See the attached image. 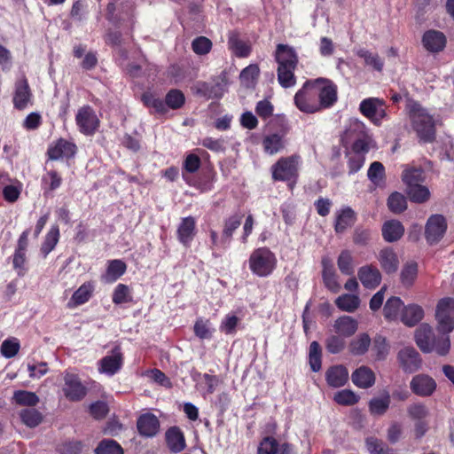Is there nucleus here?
I'll return each instance as SVG.
<instances>
[{
	"label": "nucleus",
	"mask_w": 454,
	"mask_h": 454,
	"mask_svg": "<svg viewBox=\"0 0 454 454\" xmlns=\"http://www.w3.org/2000/svg\"><path fill=\"white\" fill-rule=\"evenodd\" d=\"M408 116L418 137L423 143L433 142L435 138L434 120L427 109L419 102L408 99L406 104Z\"/></svg>",
	"instance_id": "nucleus-1"
},
{
	"label": "nucleus",
	"mask_w": 454,
	"mask_h": 454,
	"mask_svg": "<svg viewBox=\"0 0 454 454\" xmlns=\"http://www.w3.org/2000/svg\"><path fill=\"white\" fill-rule=\"evenodd\" d=\"M278 63V80L284 88L295 85L296 79L294 71L298 63V57L294 50L286 44H278L275 53Z\"/></svg>",
	"instance_id": "nucleus-2"
},
{
	"label": "nucleus",
	"mask_w": 454,
	"mask_h": 454,
	"mask_svg": "<svg viewBox=\"0 0 454 454\" xmlns=\"http://www.w3.org/2000/svg\"><path fill=\"white\" fill-rule=\"evenodd\" d=\"M417 346L424 353L435 351L440 356L448 354L450 348L449 336L435 337L433 328L427 324H422L415 332Z\"/></svg>",
	"instance_id": "nucleus-3"
},
{
	"label": "nucleus",
	"mask_w": 454,
	"mask_h": 454,
	"mask_svg": "<svg viewBox=\"0 0 454 454\" xmlns=\"http://www.w3.org/2000/svg\"><path fill=\"white\" fill-rule=\"evenodd\" d=\"M300 165L301 157L298 154L279 158L271 166L273 180L287 182L288 186L293 189L299 176Z\"/></svg>",
	"instance_id": "nucleus-4"
},
{
	"label": "nucleus",
	"mask_w": 454,
	"mask_h": 454,
	"mask_svg": "<svg viewBox=\"0 0 454 454\" xmlns=\"http://www.w3.org/2000/svg\"><path fill=\"white\" fill-rule=\"evenodd\" d=\"M276 263L275 254L267 247L254 250L249 257V268L258 277H267L271 274Z\"/></svg>",
	"instance_id": "nucleus-5"
},
{
	"label": "nucleus",
	"mask_w": 454,
	"mask_h": 454,
	"mask_svg": "<svg viewBox=\"0 0 454 454\" xmlns=\"http://www.w3.org/2000/svg\"><path fill=\"white\" fill-rule=\"evenodd\" d=\"M402 178L406 184V192L411 199H428L430 196L429 189L422 184L425 181L422 168H406L403 172Z\"/></svg>",
	"instance_id": "nucleus-6"
},
{
	"label": "nucleus",
	"mask_w": 454,
	"mask_h": 454,
	"mask_svg": "<svg viewBox=\"0 0 454 454\" xmlns=\"http://www.w3.org/2000/svg\"><path fill=\"white\" fill-rule=\"evenodd\" d=\"M296 107L303 113L314 114L320 111L315 80L307 81L294 96Z\"/></svg>",
	"instance_id": "nucleus-7"
},
{
	"label": "nucleus",
	"mask_w": 454,
	"mask_h": 454,
	"mask_svg": "<svg viewBox=\"0 0 454 454\" xmlns=\"http://www.w3.org/2000/svg\"><path fill=\"white\" fill-rule=\"evenodd\" d=\"M361 114L371 120L375 125H380L381 121L387 117L386 103L379 98L364 99L359 106Z\"/></svg>",
	"instance_id": "nucleus-8"
},
{
	"label": "nucleus",
	"mask_w": 454,
	"mask_h": 454,
	"mask_svg": "<svg viewBox=\"0 0 454 454\" xmlns=\"http://www.w3.org/2000/svg\"><path fill=\"white\" fill-rule=\"evenodd\" d=\"M447 231V221L442 215H432L425 225V239L430 245H436L443 238Z\"/></svg>",
	"instance_id": "nucleus-9"
},
{
	"label": "nucleus",
	"mask_w": 454,
	"mask_h": 454,
	"mask_svg": "<svg viewBox=\"0 0 454 454\" xmlns=\"http://www.w3.org/2000/svg\"><path fill=\"white\" fill-rule=\"evenodd\" d=\"M396 358L400 368L405 373H413L422 366V358L419 353L411 346L401 348Z\"/></svg>",
	"instance_id": "nucleus-10"
},
{
	"label": "nucleus",
	"mask_w": 454,
	"mask_h": 454,
	"mask_svg": "<svg viewBox=\"0 0 454 454\" xmlns=\"http://www.w3.org/2000/svg\"><path fill=\"white\" fill-rule=\"evenodd\" d=\"M315 82L320 109L332 106L337 101V86L325 78H317Z\"/></svg>",
	"instance_id": "nucleus-11"
},
{
	"label": "nucleus",
	"mask_w": 454,
	"mask_h": 454,
	"mask_svg": "<svg viewBox=\"0 0 454 454\" xmlns=\"http://www.w3.org/2000/svg\"><path fill=\"white\" fill-rule=\"evenodd\" d=\"M75 121L79 130L85 135H92L99 124V120L90 106H84L78 110Z\"/></svg>",
	"instance_id": "nucleus-12"
},
{
	"label": "nucleus",
	"mask_w": 454,
	"mask_h": 454,
	"mask_svg": "<svg viewBox=\"0 0 454 454\" xmlns=\"http://www.w3.org/2000/svg\"><path fill=\"white\" fill-rule=\"evenodd\" d=\"M257 454H294V451L291 443L278 441L273 436H265L258 444Z\"/></svg>",
	"instance_id": "nucleus-13"
},
{
	"label": "nucleus",
	"mask_w": 454,
	"mask_h": 454,
	"mask_svg": "<svg viewBox=\"0 0 454 454\" xmlns=\"http://www.w3.org/2000/svg\"><path fill=\"white\" fill-rule=\"evenodd\" d=\"M63 392L68 400L77 402L84 398L87 388L82 385L77 375L67 373L64 377Z\"/></svg>",
	"instance_id": "nucleus-14"
},
{
	"label": "nucleus",
	"mask_w": 454,
	"mask_h": 454,
	"mask_svg": "<svg viewBox=\"0 0 454 454\" xmlns=\"http://www.w3.org/2000/svg\"><path fill=\"white\" fill-rule=\"evenodd\" d=\"M123 364V356L119 346H115L112 349V354L106 356L99 362L98 371L108 376L117 373Z\"/></svg>",
	"instance_id": "nucleus-15"
},
{
	"label": "nucleus",
	"mask_w": 454,
	"mask_h": 454,
	"mask_svg": "<svg viewBox=\"0 0 454 454\" xmlns=\"http://www.w3.org/2000/svg\"><path fill=\"white\" fill-rule=\"evenodd\" d=\"M411 391L419 396H430L436 388L434 380L427 374H418L410 382Z\"/></svg>",
	"instance_id": "nucleus-16"
},
{
	"label": "nucleus",
	"mask_w": 454,
	"mask_h": 454,
	"mask_svg": "<svg viewBox=\"0 0 454 454\" xmlns=\"http://www.w3.org/2000/svg\"><path fill=\"white\" fill-rule=\"evenodd\" d=\"M196 234V221L192 216H187L181 219L177 227L176 235L179 242L185 247L191 246Z\"/></svg>",
	"instance_id": "nucleus-17"
},
{
	"label": "nucleus",
	"mask_w": 454,
	"mask_h": 454,
	"mask_svg": "<svg viewBox=\"0 0 454 454\" xmlns=\"http://www.w3.org/2000/svg\"><path fill=\"white\" fill-rule=\"evenodd\" d=\"M76 145L74 143L63 138L59 139L48 149V156L51 160H56L61 158H72L76 153Z\"/></svg>",
	"instance_id": "nucleus-18"
},
{
	"label": "nucleus",
	"mask_w": 454,
	"mask_h": 454,
	"mask_svg": "<svg viewBox=\"0 0 454 454\" xmlns=\"http://www.w3.org/2000/svg\"><path fill=\"white\" fill-rule=\"evenodd\" d=\"M357 276L362 285L368 289L376 288L381 281V274L377 267L364 265L358 270Z\"/></svg>",
	"instance_id": "nucleus-19"
},
{
	"label": "nucleus",
	"mask_w": 454,
	"mask_h": 454,
	"mask_svg": "<svg viewBox=\"0 0 454 454\" xmlns=\"http://www.w3.org/2000/svg\"><path fill=\"white\" fill-rule=\"evenodd\" d=\"M137 427L141 435L153 437L159 432L160 422L155 415L145 413L138 418Z\"/></svg>",
	"instance_id": "nucleus-20"
},
{
	"label": "nucleus",
	"mask_w": 454,
	"mask_h": 454,
	"mask_svg": "<svg viewBox=\"0 0 454 454\" xmlns=\"http://www.w3.org/2000/svg\"><path fill=\"white\" fill-rule=\"evenodd\" d=\"M422 43L428 51L438 52L445 47L446 37L440 31L428 30L422 37Z\"/></svg>",
	"instance_id": "nucleus-21"
},
{
	"label": "nucleus",
	"mask_w": 454,
	"mask_h": 454,
	"mask_svg": "<svg viewBox=\"0 0 454 454\" xmlns=\"http://www.w3.org/2000/svg\"><path fill=\"white\" fill-rule=\"evenodd\" d=\"M334 332L344 338L355 334L358 329V322L350 316H341L333 324Z\"/></svg>",
	"instance_id": "nucleus-22"
},
{
	"label": "nucleus",
	"mask_w": 454,
	"mask_h": 454,
	"mask_svg": "<svg viewBox=\"0 0 454 454\" xmlns=\"http://www.w3.org/2000/svg\"><path fill=\"white\" fill-rule=\"evenodd\" d=\"M353 383L360 388H369L375 383V374L367 366H360L351 375Z\"/></svg>",
	"instance_id": "nucleus-23"
},
{
	"label": "nucleus",
	"mask_w": 454,
	"mask_h": 454,
	"mask_svg": "<svg viewBox=\"0 0 454 454\" xmlns=\"http://www.w3.org/2000/svg\"><path fill=\"white\" fill-rule=\"evenodd\" d=\"M325 379L330 387H340L348 381V372L343 365H334L326 371Z\"/></svg>",
	"instance_id": "nucleus-24"
},
{
	"label": "nucleus",
	"mask_w": 454,
	"mask_h": 454,
	"mask_svg": "<svg viewBox=\"0 0 454 454\" xmlns=\"http://www.w3.org/2000/svg\"><path fill=\"white\" fill-rule=\"evenodd\" d=\"M381 231L384 240L388 243H393L403 237L404 227L402 223L397 220H388L383 223Z\"/></svg>",
	"instance_id": "nucleus-25"
},
{
	"label": "nucleus",
	"mask_w": 454,
	"mask_h": 454,
	"mask_svg": "<svg viewBox=\"0 0 454 454\" xmlns=\"http://www.w3.org/2000/svg\"><path fill=\"white\" fill-rule=\"evenodd\" d=\"M378 260L382 270L387 274L396 272L399 267V260L392 248H384L380 251Z\"/></svg>",
	"instance_id": "nucleus-26"
},
{
	"label": "nucleus",
	"mask_w": 454,
	"mask_h": 454,
	"mask_svg": "<svg viewBox=\"0 0 454 454\" xmlns=\"http://www.w3.org/2000/svg\"><path fill=\"white\" fill-rule=\"evenodd\" d=\"M31 93L26 79L17 82L13 97V105L17 109L22 110L30 100Z\"/></svg>",
	"instance_id": "nucleus-27"
},
{
	"label": "nucleus",
	"mask_w": 454,
	"mask_h": 454,
	"mask_svg": "<svg viewBox=\"0 0 454 454\" xmlns=\"http://www.w3.org/2000/svg\"><path fill=\"white\" fill-rule=\"evenodd\" d=\"M424 317L423 309L417 304H410L403 308L401 315L402 322L408 326H414Z\"/></svg>",
	"instance_id": "nucleus-28"
},
{
	"label": "nucleus",
	"mask_w": 454,
	"mask_h": 454,
	"mask_svg": "<svg viewBox=\"0 0 454 454\" xmlns=\"http://www.w3.org/2000/svg\"><path fill=\"white\" fill-rule=\"evenodd\" d=\"M262 146L266 153L276 154L284 150L286 146L284 136L278 133L267 135L262 139Z\"/></svg>",
	"instance_id": "nucleus-29"
},
{
	"label": "nucleus",
	"mask_w": 454,
	"mask_h": 454,
	"mask_svg": "<svg viewBox=\"0 0 454 454\" xmlns=\"http://www.w3.org/2000/svg\"><path fill=\"white\" fill-rule=\"evenodd\" d=\"M166 440L169 450L177 453L185 448V440L181 430L176 427L169 428L166 433Z\"/></svg>",
	"instance_id": "nucleus-30"
},
{
	"label": "nucleus",
	"mask_w": 454,
	"mask_h": 454,
	"mask_svg": "<svg viewBox=\"0 0 454 454\" xmlns=\"http://www.w3.org/2000/svg\"><path fill=\"white\" fill-rule=\"evenodd\" d=\"M335 304L341 311L352 313L358 309L360 298L357 295L345 294L335 300Z\"/></svg>",
	"instance_id": "nucleus-31"
},
{
	"label": "nucleus",
	"mask_w": 454,
	"mask_h": 454,
	"mask_svg": "<svg viewBox=\"0 0 454 454\" xmlns=\"http://www.w3.org/2000/svg\"><path fill=\"white\" fill-rule=\"evenodd\" d=\"M370 336L364 333L356 336L349 344V350L355 356L365 354L371 345Z\"/></svg>",
	"instance_id": "nucleus-32"
},
{
	"label": "nucleus",
	"mask_w": 454,
	"mask_h": 454,
	"mask_svg": "<svg viewBox=\"0 0 454 454\" xmlns=\"http://www.w3.org/2000/svg\"><path fill=\"white\" fill-rule=\"evenodd\" d=\"M367 176L376 186H382L386 179L385 168L383 164L380 161H373L369 167Z\"/></svg>",
	"instance_id": "nucleus-33"
},
{
	"label": "nucleus",
	"mask_w": 454,
	"mask_h": 454,
	"mask_svg": "<svg viewBox=\"0 0 454 454\" xmlns=\"http://www.w3.org/2000/svg\"><path fill=\"white\" fill-rule=\"evenodd\" d=\"M59 239V229L58 225H52L45 236L41 247V253L46 257L56 247Z\"/></svg>",
	"instance_id": "nucleus-34"
},
{
	"label": "nucleus",
	"mask_w": 454,
	"mask_h": 454,
	"mask_svg": "<svg viewBox=\"0 0 454 454\" xmlns=\"http://www.w3.org/2000/svg\"><path fill=\"white\" fill-rule=\"evenodd\" d=\"M403 308V302L399 297H390L383 309L384 317L387 320H395L400 313V310Z\"/></svg>",
	"instance_id": "nucleus-35"
},
{
	"label": "nucleus",
	"mask_w": 454,
	"mask_h": 454,
	"mask_svg": "<svg viewBox=\"0 0 454 454\" xmlns=\"http://www.w3.org/2000/svg\"><path fill=\"white\" fill-rule=\"evenodd\" d=\"M13 401L21 406L35 407L39 403L38 395L30 391L17 390L13 393Z\"/></svg>",
	"instance_id": "nucleus-36"
},
{
	"label": "nucleus",
	"mask_w": 454,
	"mask_h": 454,
	"mask_svg": "<svg viewBox=\"0 0 454 454\" xmlns=\"http://www.w3.org/2000/svg\"><path fill=\"white\" fill-rule=\"evenodd\" d=\"M126 264L121 260H112L108 263L106 274L105 276L106 282H114L121 277L126 271Z\"/></svg>",
	"instance_id": "nucleus-37"
},
{
	"label": "nucleus",
	"mask_w": 454,
	"mask_h": 454,
	"mask_svg": "<svg viewBox=\"0 0 454 454\" xmlns=\"http://www.w3.org/2000/svg\"><path fill=\"white\" fill-rule=\"evenodd\" d=\"M20 418L23 424L31 428L37 427L43 420L42 413L34 408L21 410Z\"/></svg>",
	"instance_id": "nucleus-38"
},
{
	"label": "nucleus",
	"mask_w": 454,
	"mask_h": 454,
	"mask_svg": "<svg viewBox=\"0 0 454 454\" xmlns=\"http://www.w3.org/2000/svg\"><path fill=\"white\" fill-rule=\"evenodd\" d=\"M356 221L355 212L349 208H344L337 217L335 231L337 232L344 231L348 227L351 226Z\"/></svg>",
	"instance_id": "nucleus-39"
},
{
	"label": "nucleus",
	"mask_w": 454,
	"mask_h": 454,
	"mask_svg": "<svg viewBox=\"0 0 454 454\" xmlns=\"http://www.w3.org/2000/svg\"><path fill=\"white\" fill-rule=\"evenodd\" d=\"M356 55L364 60L366 66L373 67L380 72L383 69L384 63L377 53H372L365 49L356 51Z\"/></svg>",
	"instance_id": "nucleus-40"
},
{
	"label": "nucleus",
	"mask_w": 454,
	"mask_h": 454,
	"mask_svg": "<svg viewBox=\"0 0 454 454\" xmlns=\"http://www.w3.org/2000/svg\"><path fill=\"white\" fill-rule=\"evenodd\" d=\"M390 405V396L386 395L383 397L372 398L369 403V411L374 416L383 415Z\"/></svg>",
	"instance_id": "nucleus-41"
},
{
	"label": "nucleus",
	"mask_w": 454,
	"mask_h": 454,
	"mask_svg": "<svg viewBox=\"0 0 454 454\" xmlns=\"http://www.w3.org/2000/svg\"><path fill=\"white\" fill-rule=\"evenodd\" d=\"M418 275V265L416 262H407L401 270V282L404 286H411Z\"/></svg>",
	"instance_id": "nucleus-42"
},
{
	"label": "nucleus",
	"mask_w": 454,
	"mask_h": 454,
	"mask_svg": "<svg viewBox=\"0 0 454 454\" xmlns=\"http://www.w3.org/2000/svg\"><path fill=\"white\" fill-rule=\"evenodd\" d=\"M241 215H234L229 217L224 224V229L223 231V243H229L230 239L232 237L233 232L239 227L242 220Z\"/></svg>",
	"instance_id": "nucleus-43"
},
{
	"label": "nucleus",
	"mask_w": 454,
	"mask_h": 454,
	"mask_svg": "<svg viewBox=\"0 0 454 454\" xmlns=\"http://www.w3.org/2000/svg\"><path fill=\"white\" fill-rule=\"evenodd\" d=\"M338 268L344 275L351 276L354 273L353 256L348 250H343L337 261Z\"/></svg>",
	"instance_id": "nucleus-44"
},
{
	"label": "nucleus",
	"mask_w": 454,
	"mask_h": 454,
	"mask_svg": "<svg viewBox=\"0 0 454 454\" xmlns=\"http://www.w3.org/2000/svg\"><path fill=\"white\" fill-rule=\"evenodd\" d=\"M437 320V330L442 333L441 336H449L448 334L454 330V317L443 314L442 311L435 315Z\"/></svg>",
	"instance_id": "nucleus-45"
},
{
	"label": "nucleus",
	"mask_w": 454,
	"mask_h": 454,
	"mask_svg": "<svg viewBox=\"0 0 454 454\" xmlns=\"http://www.w3.org/2000/svg\"><path fill=\"white\" fill-rule=\"evenodd\" d=\"M407 414L410 419L416 421H423L429 415L428 408L421 403H411L407 407Z\"/></svg>",
	"instance_id": "nucleus-46"
},
{
	"label": "nucleus",
	"mask_w": 454,
	"mask_h": 454,
	"mask_svg": "<svg viewBox=\"0 0 454 454\" xmlns=\"http://www.w3.org/2000/svg\"><path fill=\"white\" fill-rule=\"evenodd\" d=\"M309 365L313 372L321 369V347L317 341H312L309 345Z\"/></svg>",
	"instance_id": "nucleus-47"
},
{
	"label": "nucleus",
	"mask_w": 454,
	"mask_h": 454,
	"mask_svg": "<svg viewBox=\"0 0 454 454\" xmlns=\"http://www.w3.org/2000/svg\"><path fill=\"white\" fill-rule=\"evenodd\" d=\"M20 348L19 340L16 338L4 340L0 347V351L5 358L14 357Z\"/></svg>",
	"instance_id": "nucleus-48"
},
{
	"label": "nucleus",
	"mask_w": 454,
	"mask_h": 454,
	"mask_svg": "<svg viewBox=\"0 0 454 454\" xmlns=\"http://www.w3.org/2000/svg\"><path fill=\"white\" fill-rule=\"evenodd\" d=\"M344 337L340 334H331L325 340V347L329 353L338 354L341 352L345 348Z\"/></svg>",
	"instance_id": "nucleus-49"
},
{
	"label": "nucleus",
	"mask_w": 454,
	"mask_h": 454,
	"mask_svg": "<svg viewBox=\"0 0 454 454\" xmlns=\"http://www.w3.org/2000/svg\"><path fill=\"white\" fill-rule=\"evenodd\" d=\"M93 291V286L90 283L82 285L72 295V301L76 305H81L89 301Z\"/></svg>",
	"instance_id": "nucleus-50"
},
{
	"label": "nucleus",
	"mask_w": 454,
	"mask_h": 454,
	"mask_svg": "<svg viewBox=\"0 0 454 454\" xmlns=\"http://www.w3.org/2000/svg\"><path fill=\"white\" fill-rule=\"evenodd\" d=\"M333 399L340 405H353L358 402L359 396L352 390L344 389L338 391Z\"/></svg>",
	"instance_id": "nucleus-51"
},
{
	"label": "nucleus",
	"mask_w": 454,
	"mask_h": 454,
	"mask_svg": "<svg viewBox=\"0 0 454 454\" xmlns=\"http://www.w3.org/2000/svg\"><path fill=\"white\" fill-rule=\"evenodd\" d=\"M259 72L260 69L257 65H249L241 71L239 74L240 82L246 87H250L258 77Z\"/></svg>",
	"instance_id": "nucleus-52"
},
{
	"label": "nucleus",
	"mask_w": 454,
	"mask_h": 454,
	"mask_svg": "<svg viewBox=\"0 0 454 454\" xmlns=\"http://www.w3.org/2000/svg\"><path fill=\"white\" fill-rule=\"evenodd\" d=\"M96 454H123L121 447L114 440H104L96 449Z\"/></svg>",
	"instance_id": "nucleus-53"
},
{
	"label": "nucleus",
	"mask_w": 454,
	"mask_h": 454,
	"mask_svg": "<svg viewBox=\"0 0 454 454\" xmlns=\"http://www.w3.org/2000/svg\"><path fill=\"white\" fill-rule=\"evenodd\" d=\"M131 301L132 297L130 295L129 286L124 284L117 285L113 294V302L115 304H121Z\"/></svg>",
	"instance_id": "nucleus-54"
},
{
	"label": "nucleus",
	"mask_w": 454,
	"mask_h": 454,
	"mask_svg": "<svg viewBox=\"0 0 454 454\" xmlns=\"http://www.w3.org/2000/svg\"><path fill=\"white\" fill-rule=\"evenodd\" d=\"M184 95L179 90H171L166 95V102L168 107L172 109H178L184 104Z\"/></svg>",
	"instance_id": "nucleus-55"
},
{
	"label": "nucleus",
	"mask_w": 454,
	"mask_h": 454,
	"mask_svg": "<svg viewBox=\"0 0 454 454\" xmlns=\"http://www.w3.org/2000/svg\"><path fill=\"white\" fill-rule=\"evenodd\" d=\"M373 351H375L378 360H384L388 354V345L387 340L382 335H377L373 340Z\"/></svg>",
	"instance_id": "nucleus-56"
},
{
	"label": "nucleus",
	"mask_w": 454,
	"mask_h": 454,
	"mask_svg": "<svg viewBox=\"0 0 454 454\" xmlns=\"http://www.w3.org/2000/svg\"><path fill=\"white\" fill-rule=\"evenodd\" d=\"M239 322V318L233 315L228 314L221 322L219 329L225 334H234L236 333V327Z\"/></svg>",
	"instance_id": "nucleus-57"
},
{
	"label": "nucleus",
	"mask_w": 454,
	"mask_h": 454,
	"mask_svg": "<svg viewBox=\"0 0 454 454\" xmlns=\"http://www.w3.org/2000/svg\"><path fill=\"white\" fill-rule=\"evenodd\" d=\"M192 47L195 53L204 55L208 53L211 50L212 43L208 38L200 36L192 41Z\"/></svg>",
	"instance_id": "nucleus-58"
},
{
	"label": "nucleus",
	"mask_w": 454,
	"mask_h": 454,
	"mask_svg": "<svg viewBox=\"0 0 454 454\" xmlns=\"http://www.w3.org/2000/svg\"><path fill=\"white\" fill-rule=\"evenodd\" d=\"M194 333L200 339H210L212 337V330L208 320L199 319L194 325Z\"/></svg>",
	"instance_id": "nucleus-59"
},
{
	"label": "nucleus",
	"mask_w": 454,
	"mask_h": 454,
	"mask_svg": "<svg viewBox=\"0 0 454 454\" xmlns=\"http://www.w3.org/2000/svg\"><path fill=\"white\" fill-rule=\"evenodd\" d=\"M348 166L349 174L356 173L364 165L365 157L362 153H350L348 154Z\"/></svg>",
	"instance_id": "nucleus-60"
},
{
	"label": "nucleus",
	"mask_w": 454,
	"mask_h": 454,
	"mask_svg": "<svg viewBox=\"0 0 454 454\" xmlns=\"http://www.w3.org/2000/svg\"><path fill=\"white\" fill-rule=\"evenodd\" d=\"M322 277L325 286L333 293H338L340 289V284L337 281L335 270L322 271Z\"/></svg>",
	"instance_id": "nucleus-61"
},
{
	"label": "nucleus",
	"mask_w": 454,
	"mask_h": 454,
	"mask_svg": "<svg viewBox=\"0 0 454 454\" xmlns=\"http://www.w3.org/2000/svg\"><path fill=\"white\" fill-rule=\"evenodd\" d=\"M58 450L60 454H82V443L79 441L65 442L59 446Z\"/></svg>",
	"instance_id": "nucleus-62"
},
{
	"label": "nucleus",
	"mask_w": 454,
	"mask_h": 454,
	"mask_svg": "<svg viewBox=\"0 0 454 454\" xmlns=\"http://www.w3.org/2000/svg\"><path fill=\"white\" fill-rule=\"evenodd\" d=\"M142 100L145 106L153 107L156 112L164 113L166 111L165 103L151 93L143 94Z\"/></svg>",
	"instance_id": "nucleus-63"
},
{
	"label": "nucleus",
	"mask_w": 454,
	"mask_h": 454,
	"mask_svg": "<svg viewBox=\"0 0 454 454\" xmlns=\"http://www.w3.org/2000/svg\"><path fill=\"white\" fill-rule=\"evenodd\" d=\"M441 311L443 314L454 317V298L445 297L441 299L437 303L435 315H439Z\"/></svg>",
	"instance_id": "nucleus-64"
}]
</instances>
